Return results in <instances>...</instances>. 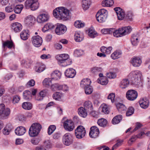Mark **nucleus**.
Wrapping results in <instances>:
<instances>
[{
  "mask_svg": "<svg viewBox=\"0 0 150 150\" xmlns=\"http://www.w3.org/2000/svg\"><path fill=\"white\" fill-rule=\"evenodd\" d=\"M44 145L46 148H50L51 147V144L50 141L49 140L45 141L44 142Z\"/></svg>",
  "mask_w": 150,
  "mask_h": 150,
  "instance_id": "680f3d73",
  "label": "nucleus"
},
{
  "mask_svg": "<svg viewBox=\"0 0 150 150\" xmlns=\"http://www.w3.org/2000/svg\"><path fill=\"white\" fill-rule=\"evenodd\" d=\"M76 74V72L75 70L71 68L67 69L65 72V75L68 78H73L75 76Z\"/></svg>",
  "mask_w": 150,
  "mask_h": 150,
  "instance_id": "6ab92c4d",
  "label": "nucleus"
},
{
  "mask_svg": "<svg viewBox=\"0 0 150 150\" xmlns=\"http://www.w3.org/2000/svg\"><path fill=\"white\" fill-rule=\"evenodd\" d=\"M84 88L85 89V93L86 94H90L92 93L93 89V88L90 86L88 87H86Z\"/></svg>",
  "mask_w": 150,
  "mask_h": 150,
  "instance_id": "3c124183",
  "label": "nucleus"
},
{
  "mask_svg": "<svg viewBox=\"0 0 150 150\" xmlns=\"http://www.w3.org/2000/svg\"><path fill=\"white\" fill-rule=\"evenodd\" d=\"M114 4L112 0H104L102 2V5L103 6L111 7Z\"/></svg>",
  "mask_w": 150,
  "mask_h": 150,
  "instance_id": "2f4dec72",
  "label": "nucleus"
},
{
  "mask_svg": "<svg viewBox=\"0 0 150 150\" xmlns=\"http://www.w3.org/2000/svg\"><path fill=\"white\" fill-rule=\"evenodd\" d=\"M132 13L131 11H128L126 14V18L127 20L132 21Z\"/></svg>",
  "mask_w": 150,
  "mask_h": 150,
  "instance_id": "13d9d810",
  "label": "nucleus"
},
{
  "mask_svg": "<svg viewBox=\"0 0 150 150\" xmlns=\"http://www.w3.org/2000/svg\"><path fill=\"white\" fill-rule=\"evenodd\" d=\"M131 41L133 45L134 46L137 45L138 42L137 37L135 35H133L132 37Z\"/></svg>",
  "mask_w": 150,
  "mask_h": 150,
  "instance_id": "a18cd8bd",
  "label": "nucleus"
},
{
  "mask_svg": "<svg viewBox=\"0 0 150 150\" xmlns=\"http://www.w3.org/2000/svg\"><path fill=\"white\" fill-rule=\"evenodd\" d=\"M121 37L129 33L132 31L130 26L123 27L118 29Z\"/></svg>",
  "mask_w": 150,
  "mask_h": 150,
  "instance_id": "2eb2a0df",
  "label": "nucleus"
},
{
  "mask_svg": "<svg viewBox=\"0 0 150 150\" xmlns=\"http://www.w3.org/2000/svg\"><path fill=\"white\" fill-rule=\"evenodd\" d=\"M75 26L77 28H81L84 27L85 25V24L81 22V21H76L74 23Z\"/></svg>",
  "mask_w": 150,
  "mask_h": 150,
  "instance_id": "603ef678",
  "label": "nucleus"
},
{
  "mask_svg": "<svg viewBox=\"0 0 150 150\" xmlns=\"http://www.w3.org/2000/svg\"><path fill=\"white\" fill-rule=\"evenodd\" d=\"M107 11L104 9H102L98 11L96 15L97 21L100 23L103 22L105 21L107 16Z\"/></svg>",
  "mask_w": 150,
  "mask_h": 150,
  "instance_id": "39448f33",
  "label": "nucleus"
},
{
  "mask_svg": "<svg viewBox=\"0 0 150 150\" xmlns=\"http://www.w3.org/2000/svg\"><path fill=\"white\" fill-rule=\"evenodd\" d=\"M86 110L83 107H81L78 109V113L80 115L83 117H85L87 115Z\"/></svg>",
  "mask_w": 150,
  "mask_h": 150,
  "instance_id": "72a5a7b5",
  "label": "nucleus"
},
{
  "mask_svg": "<svg viewBox=\"0 0 150 150\" xmlns=\"http://www.w3.org/2000/svg\"><path fill=\"white\" fill-rule=\"evenodd\" d=\"M136 135L132 136L128 141V143L129 145H131L132 143L134 142L137 138Z\"/></svg>",
  "mask_w": 150,
  "mask_h": 150,
  "instance_id": "0e129e2a",
  "label": "nucleus"
},
{
  "mask_svg": "<svg viewBox=\"0 0 150 150\" xmlns=\"http://www.w3.org/2000/svg\"><path fill=\"white\" fill-rule=\"evenodd\" d=\"M29 36V31L28 30H24L21 33V38L23 40H27Z\"/></svg>",
  "mask_w": 150,
  "mask_h": 150,
  "instance_id": "7c9ffc66",
  "label": "nucleus"
},
{
  "mask_svg": "<svg viewBox=\"0 0 150 150\" xmlns=\"http://www.w3.org/2000/svg\"><path fill=\"white\" fill-rule=\"evenodd\" d=\"M39 6L38 0H27L25 4V7L26 9L30 8L32 11L37 10Z\"/></svg>",
  "mask_w": 150,
  "mask_h": 150,
  "instance_id": "20e7f679",
  "label": "nucleus"
},
{
  "mask_svg": "<svg viewBox=\"0 0 150 150\" xmlns=\"http://www.w3.org/2000/svg\"><path fill=\"white\" fill-rule=\"evenodd\" d=\"M25 132L26 129L25 128L22 126L17 127L15 130L16 134L18 136H21L23 135Z\"/></svg>",
  "mask_w": 150,
  "mask_h": 150,
  "instance_id": "5701e85b",
  "label": "nucleus"
},
{
  "mask_svg": "<svg viewBox=\"0 0 150 150\" xmlns=\"http://www.w3.org/2000/svg\"><path fill=\"white\" fill-rule=\"evenodd\" d=\"M34 20V17L33 16L30 15L25 18L24 22L27 26H30L33 24Z\"/></svg>",
  "mask_w": 150,
  "mask_h": 150,
  "instance_id": "aec40b11",
  "label": "nucleus"
},
{
  "mask_svg": "<svg viewBox=\"0 0 150 150\" xmlns=\"http://www.w3.org/2000/svg\"><path fill=\"white\" fill-rule=\"evenodd\" d=\"M97 123L100 126L104 127L107 125V121L105 119L102 118L98 120Z\"/></svg>",
  "mask_w": 150,
  "mask_h": 150,
  "instance_id": "c9c22d12",
  "label": "nucleus"
},
{
  "mask_svg": "<svg viewBox=\"0 0 150 150\" xmlns=\"http://www.w3.org/2000/svg\"><path fill=\"white\" fill-rule=\"evenodd\" d=\"M40 140L39 139L34 138L32 139L30 142L31 143L34 145H37L39 142Z\"/></svg>",
  "mask_w": 150,
  "mask_h": 150,
  "instance_id": "e2e57ef3",
  "label": "nucleus"
},
{
  "mask_svg": "<svg viewBox=\"0 0 150 150\" xmlns=\"http://www.w3.org/2000/svg\"><path fill=\"white\" fill-rule=\"evenodd\" d=\"M115 97V94L113 93H111L108 95V99H110L112 103H114L115 101L114 98Z\"/></svg>",
  "mask_w": 150,
  "mask_h": 150,
  "instance_id": "bf43d9fd",
  "label": "nucleus"
},
{
  "mask_svg": "<svg viewBox=\"0 0 150 150\" xmlns=\"http://www.w3.org/2000/svg\"><path fill=\"white\" fill-rule=\"evenodd\" d=\"M74 38L76 41L77 42H80L83 39V35L82 34L79 33L78 32H76L74 35Z\"/></svg>",
  "mask_w": 150,
  "mask_h": 150,
  "instance_id": "4c0bfd02",
  "label": "nucleus"
},
{
  "mask_svg": "<svg viewBox=\"0 0 150 150\" xmlns=\"http://www.w3.org/2000/svg\"><path fill=\"white\" fill-rule=\"evenodd\" d=\"M91 83V81L89 79H84L81 81L80 85L81 87L84 88L86 87L90 86Z\"/></svg>",
  "mask_w": 150,
  "mask_h": 150,
  "instance_id": "a878e982",
  "label": "nucleus"
},
{
  "mask_svg": "<svg viewBox=\"0 0 150 150\" xmlns=\"http://www.w3.org/2000/svg\"><path fill=\"white\" fill-rule=\"evenodd\" d=\"M141 63V59L138 57H134L131 59V63L134 67L139 66Z\"/></svg>",
  "mask_w": 150,
  "mask_h": 150,
  "instance_id": "4be33fe9",
  "label": "nucleus"
},
{
  "mask_svg": "<svg viewBox=\"0 0 150 150\" xmlns=\"http://www.w3.org/2000/svg\"><path fill=\"white\" fill-rule=\"evenodd\" d=\"M126 97L129 100L133 101L137 97L138 93L137 91L133 89L128 90L126 93Z\"/></svg>",
  "mask_w": 150,
  "mask_h": 150,
  "instance_id": "0eeeda50",
  "label": "nucleus"
},
{
  "mask_svg": "<svg viewBox=\"0 0 150 150\" xmlns=\"http://www.w3.org/2000/svg\"><path fill=\"white\" fill-rule=\"evenodd\" d=\"M67 28L64 25L62 24L58 25L56 28L55 32L58 35H61L64 34L67 31Z\"/></svg>",
  "mask_w": 150,
  "mask_h": 150,
  "instance_id": "ddd939ff",
  "label": "nucleus"
},
{
  "mask_svg": "<svg viewBox=\"0 0 150 150\" xmlns=\"http://www.w3.org/2000/svg\"><path fill=\"white\" fill-rule=\"evenodd\" d=\"M102 112L105 114H108L109 112L108 108L105 104H103L102 105Z\"/></svg>",
  "mask_w": 150,
  "mask_h": 150,
  "instance_id": "4d7b16f0",
  "label": "nucleus"
},
{
  "mask_svg": "<svg viewBox=\"0 0 150 150\" xmlns=\"http://www.w3.org/2000/svg\"><path fill=\"white\" fill-rule=\"evenodd\" d=\"M5 105L3 104H0V119H6L8 118L10 114L9 108H5Z\"/></svg>",
  "mask_w": 150,
  "mask_h": 150,
  "instance_id": "423d86ee",
  "label": "nucleus"
},
{
  "mask_svg": "<svg viewBox=\"0 0 150 150\" xmlns=\"http://www.w3.org/2000/svg\"><path fill=\"white\" fill-rule=\"evenodd\" d=\"M122 118V116L121 115H117L113 118L112 121V122L114 125L117 124L121 120Z\"/></svg>",
  "mask_w": 150,
  "mask_h": 150,
  "instance_id": "f704fd0d",
  "label": "nucleus"
},
{
  "mask_svg": "<svg viewBox=\"0 0 150 150\" xmlns=\"http://www.w3.org/2000/svg\"><path fill=\"white\" fill-rule=\"evenodd\" d=\"M86 130L82 126H78L75 131V134L76 137L79 139L83 138L85 135Z\"/></svg>",
  "mask_w": 150,
  "mask_h": 150,
  "instance_id": "6e6552de",
  "label": "nucleus"
},
{
  "mask_svg": "<svg viewBox=\"0 0 150 150\" xmlns=\"http://www.w3.org/2000/svg\"><path fill=\"white\" fill-rule=\"evenodd\" d=\"M123 142V140H121L120 141L118 142L114 146L112 147V150H110L108 146H102L100 147V149L103 148V150H113L115 148H116L118 146L121 145V143Z\"/></svg>",
  "mask_w": 150,
  "mask_h": 150,
  "instance_id": "c756f323",
  "label": "nucleus"
},
{
  "mask_svg": "<svg viewBox=\"0 0 150 150\" xmlns=\"http://www.w3.org/2000/svg\"><path fill=\"white\" fill-rule=\"evenodd\" d=\"M129 84V81L127 79H123L121 81L120 86L122 89H125L128 86Z\"/></svg>",
  "mask_w": 150,
  "mask_h": 150,
  "instance_id": "c85d7f7f",
  "label": "nucleus"
},
{
  "mask_svg": "<svg viewBox=\"0 0 150 150\" xmlns=\"http://www.w3.org/2000/svg\"><path fill=\"white\" fill-rule=\"evenodd\" d=\"M114 9L116 12L118 19L119 20H123L125 16L124 10L119 7L115 8Z\"/></svg>",
  "mask_w": 150,
  "mask_h": 150,
  "instance_id": "f3484780",
  "label": "nucleus"
},
{
  "mask_svg": "<svg viewBox=\"0 0 150 150\" xmlns=\"http://www.w3.org/2000/svg\"><path fill=\"white\" fill-rule=\"evenodd\" d=\"M41 128V125L39 123H33L29 129V135L32 137L36 136L39 133Z\"/></svg>",
  "mask_w": 150,
  "mask_h": 150,
  "instance_id": "7ed1b4c3",
  "label": "nucleus"
},
{
  "mask_svg": "<svg viewBox=\"0 0 150 150\" xmlns=\"http://www.w3.org/2000/svg\"><path fill=\"white\" fill-rule=\"evenodd\" d=\"M23 97L26 100H30L32 98L31 92L29 91H25L23 93Z\"/></svg>",
  "mask_w": 150,
  "mask_h": 150,
  "instance_id": "79ce46f5",
  "label": "nucleus"
},
{
  "mask_svg": "<svg viewBox=\"0 0 150 150\" xmlns=\"http://www.w3.org/2000/svg\"><path fill=\"white\" fill-rule=\"evenodd\" d=\"M22 107L24 109L27 110H30L32 108V104L29 102H25L22 104Z\"/></svg>",
  "mask_w": 150,
  "mask_h": 150,
  "instance_id": "58836bf2",
  "label": "nucleus"
},
{
  "mask_svg": "<svg viewBox=\"0 0 150 150\" xmlns=\"http://www.w3.org/2000/svg\"><path fill=\"white\" fill-rule=\"evenodd\" d=\"M103 70V69L100 67H94L91 69V72L93 73H95L97 72H101Z\"/></svg>",
  "mask_w": 150,
  "mask_h": 150,
  "instance_id": "6e6d98bb",
  "label": "nucleus"
},
{
  "mask_svg": "<svg viewBox=\"0 0 150 150\" xmlns=\"http://www.w3.org/2000/svg\"><path fill=\"white\" fill-rule=\"evenodd\" d=\"M117 108L118 110L120 112L123 111H125L126 108L125 105L121 103H118L116 105Z\"/></svg>",
  "mask_w": 150,
  "mask_h": 150,
  "instance_id": "37998d69",
  "label": "nucleus"
},
{
  "mask_svg": "<svg viewBox=\"0 0 150 150\" xmlns=\"http://www.w3.org/2000/svg\"><path fill=\"white\" fill-rule=\"evenodd\" d=\"M56 126L54 125H51L49 126L47 130V133L49 135H51L56 129Z\"/></svg>",
  "mask_w": 150,
  "mask_h": 150,
  "instance_id": "8fccbe9b",
  "label": "nucleus"
},
{
  "mask_svg": "<svg viewBox=\"0 0 150 150\" xmlns=\"http://www.w3.org/2000/svg\"><path fill=\"white\" fill-rule=\"evenodd\" d=\"M72 61L71 59L67 60L66 61L64 62V63L61 65L63 67H65L67 65L71 64V63Z\"/></svg>",
  "mask_w": 150,
  "mask_h": 150,
  "instance_id": "774afa93",
  "label": "nucleus"
},
{
  "mask_svg": "<svg viewBox=\"0 0 150 150\" xmlns=\"http://www.w3.org/2000/svg\"><path fill=\"white\" fill-rule=\"evenodd\" d=\"M98 81L99 83L103 85H105L108 83V80L105 77H103V78L101 79L100 80L98 79Z\"/></svg>",
  "mask_w": 150,
  "mask_h": 150,
  "instance_id": "09e8293b",
  "label": "nucleus"
},
{
  "mask_svg": "<svg viewBox=\"0 0 150 150\" xmlns=\"http://www.w3.org/2000/svg\"><path fill=\"white\" fill-rule=\"evenodd\" d=\"M49 18L50 16L47 13H42L38 16L37 20L38 23H42L47 21Z\"/></svg>",
  "mask_w": 150,
  "mask_h": 150,
  "instance_id": "4468645a",
  "label": "nucleus"
},
{
  "mask_svg": "<svg viewBox=\"0 0 150 150\" xmlns=\"http://www.w3.org/2000/svg\"><path fill=\"white\" fill-rule=\"evenodd\" d=\"M61 76V73L58 71H55L51 74L52 80H58L60 78Z\"/></svg>",
  "mask_w": 150,
  "mask_h": 150,
  "instance_id": "393cba45",
  "label": "nucleus"
},
{
  "mask_svg": "<svg viewBox=\"0 0 150 150\" xmlns=\"http://www.w3.org/2000/svg\"><path fill=\"white\" fill-rule=\"evenodd\" d=\"M69 57V55L66 54L58 55L56 56V58L58 61V64L61 65Z\"/></svg>",
  "mask_w": 150,
  "mask_h": 150,
  "instance_id": "9b49d317",
  "label": "nucleus"
},
{
  "mask_svg": "<svg viewBox=\"0 0 150 150\" xmlns=\"http://www.w3.org/2000/svg\"><path fill=\"white\" fill-rule=\"evenodd\" d=\"M51 78H47L45 79L43 81V83L44 85L47 86H50L52 85Z\"/></svg>",
  "mask_w": 150,
  "mask_h": 150,
  "instance_id": "864d4df0",
  "label": "nucleus"
},
{
  "mask_svg": "<svg viewBox=\"0 0 150 150\" xmlns=\"http://www.w3.org/2000/svg\"><path fill=\"white\" fill-rule=\"evenodd\" d=\"M62 96V94L61 93L59 92H56L53 95V98L54 99L56 100H59L61 98Z\"/></svg>",
  "mask_w": 150,
  "mask_h": 150,
  "instance_id": "5fc2aeb1",
  "label": "nucleus"
},
{
  "mask_svg": "<svg viewBox=\"0 0 150 150\" xmlns=\"http://www.w3.org/2000/svg\"><path fill=\"white\" fill-rule=\"evenodd\" d=\"M64 128L65 129L69 132L72 131L75 128L74 123L71 120H67L63 123Z\"/></svg>",
  "mask_w": 150,
  "mask_h": 150,
  "instance_id": "9d476101",
  "label": "nucleus"
},
{
  "mask_svg": "<svg viewBox=\"0 0 150 150\" xmlns=\"http://www.w3.org/2000/svg\"><path fill=\"white\" fill-rule=\"evenodd\" d=\"M31 40L33 45L36 47L40 46L42 42V38L38 35L33 37Z\"/></svg>",
  "mask_w": 150,
  "mask_h": 150,
  "instance_id": "f8f14e48",
  "label": "nucleus"
},
{
  "mask_svg": "<svg viewBox=\"0 0 150 150\" xmlns=\"http://www.w3.org/2000/svg\"><path fill=\"white\" fill-rule=\"evenodd\" d=\"M122 52L121 51H116L112 54L111 55L112 58L113 59H115L120 57Z\"/></svg>",
  "mask_w": 150,
  "mask_h": 150,
  "instance_id": "e433bc0d",
  "label": "nucleus"
},
{
  "mask_svg": "<svg viewBox=\"0 0 150 150\" xmlns=\"http://www.w3.org/2000/svg\"><path fill=\"white\" fill-rule=\"evenodd\" d=\"M91 3V0H83L82 6L83 10H86L88 9Z\"/></svg>",
  "mask_w": 150,
  "mask_h": 150,
  "instance_id": "473e14b6",
  "label": "nucleus"
},
{
  "mask_svg": "<svg viewBox=\"0 0 150 150\" xmlns=\"http://www.w3.org/2000/svg\"><path fill=\"white\" fill-rule=\"evenodd\" d=\"M88 35L91 38H94L98 35L96 32L93 28H90L89 30Z\"/></svg>",
  "mask_w": 150,
  "mask_h": 150,
  "instance_id": "c03bdc74",
  "label": "nucleus"
},
{
  "mask_svg": "<svg viewBox=\"0 0 150 150\" xmlns=\"http://www.w3.org/2000/svg\"><path fill=\"white\" fill-rule=\"evenodd\" d=\"M140 105L143 108H147L149 105V101L146 98H144L139 101Z\"/></svg>",
  "mask_w": 150,
  "mask_h": 150,
  "instance_id": "b1692460",
  "label": "nucleus"
},
{
  "mask_svg": "<svg viewBox=\"0 0 150 150\" xmlns=\"http://www.w3.org/2000/svg\"><path fill=\"white\" fill-rule=\"evenodd\" d=\"M62 141L65 145L69 146L73 143V137L69 133H66L63 137Z\"/></svg>",
  "mask_w": 150,
  "mask_h": 150,
  "instance_id": "1a4fd4ad",
  "label": "nucleus"
},
{
  "mask_svg": "<svg viewBox=\"0 0 150 150\" xmlns=\"http://www.w3.org/2000/svg\"><path fill=\"white\" fill-rule=\"evenodd\" d=\"M69 10L66 8L59 7L54 10L53 14L55 18L59 20L67 21L69 18Z\"/></svg>",
  "mask_w": 150,
  "mask_h": 150,
  "instance_id": "f257e3e1",
  "label": "nucleus"
},
{
  "mask_svg": "<svg viewBox=\"0 0 150 150\" xmlns=\"http://www.w3.org/2000/svg\"><path fill=\"white\" fill-rule=\"evenodd\" d=\"M20 99V97L17 95L14 96L13 98V101L14 103L18 102Z\"/></svg>",
  "mask_w": 150,
  "mask_h": 150,
  "instance_id": "69168bd1",
  "label": "nucleus"
},
{
  "mask_svg": "<svg viewBox=\"0 0 150 150\" xmlns=\"http://www.w3.org/2000/svg\"><path fill=\"white\" fill-rule=\"evenodd\" d=\"M84 108L89 112H91L93 110V104L89 101H87L84 103Z\"/></svg>",
  "mask_w": 150,
  "mask_h": 150,
  "instance_id": "bb28decb",
  "label": "nucleus"
},
{
  "mask_svg": "<svg viewBox=\"0 0 150 150\" xmlns=\"http://www.w3.org/2000/svg\"><path fill=\"white\" fill-rule=\"evenodd\" d=\"M83 54V51L82 50H76L74 51V54L77 57L81 56Z\"/></svg>",
  "mask_w": 150,
  "mask_h": 150,
  "instance_id": "338daca9",
  "label": "nucleus"
},
{
  "mask_svg": "<svg viewBox=\"0 0 150 150\" xmlns=\"http://www.w3.org/2000/svg\"><path fill=\"white\" fill-rule=\"evenodd\" d=\"M13 45V42L12 41L9 40H7L4 42L3 43V47L5 48L6 47L9 49H11Z\"/></svg>",
  "mask_w": 150,
  "mask_h": 150,
  "instance_id": "a19ab883",
  "label": "nucleus"
},
{
  "mask_svg": "<svg viewBox=\"0 0 150 150\" xmlns=\"http://www.w3.org/2000/svg\"><path fill=\"white\" fill-rule=\"evenodd\" d=\"M45 69V65L41 63H37L35 68L36 72L40 73L44 71Z\"/></svg>",
  "mask_w": 150,
  "mask_h": 150,
  "instance_id": "412c9836",
  "label": "nucleus"
},
{
  "mask_svg": "<svg viewBox=\"0 0 150 150\" xmlns=\"http://www.w3.org/2000/svg\"><path fill=\"white\" fill-rule=\"evenodd\" d=\"M91 131L89 132L90 137L92 138H96L98 137L99 133L98 128L95 126L92 127L90 129Z\"/></svg>",
  "mask_w": 150,
  "mask_h": 150,
  "instance_id": "dca6fc26",
  "label": "nucleus"
},
{
  "mask_svg": "<svg viewBox=\"0 0 150 150\" xmlns=\"http://www.w3.org/2000/svg\"><path fill=\"white\" fill-rule=\"evenodd\" d=\"M107 77L110 79L114 78L116 77V75L115 73L110 72L106 74Z\"/></svg>",
  "mask_w": 150,
  "mask_h": 150,
  "instance_id": "052dcab7",
  "label": "nucleus"
},
{
  "mask_svg": "<svg viewBox=\"0 0 150 150\" xmlns=\"http://www.w3.org/2000/svg\"><path fill=\"white\" fill-rule=\"evenodd\" d=\"M23 7L22 5L16 6L14 9V12L16 13H21Z\"/></svg>",
  "mask_w": 150,
  "mask_h": 150,
  "instance_id": "de8ad7c7",
  "label": "nucleus"
},
{
  "mask_svg": "<svg viewBox=\"0 0 150 150\" xmlns=\"http://www.w3.org/2000/svg\"><path fill=\"white\" fill-rule=\"evenodd\" d=\"M12 29L16 33L19 32L22 29V25L18 22L12 23L11 25Z\"/></svg>",
  "mask_w": 150,
  "mask_h": 150,
  "instance_id": "a211bd4d",
  "label": "nucleus"
},
{
  "mask_svg": "<svg viewBox=\"0 0 150 150\" xmlns=\"http://www.w3.org/2000/svg\"><path fill=\"white\" fill-rule=\"evenodd\" d=\"M54 27V26L52 23H47L44 26L42 29V31L44 32H45L50 29L53 28Z\"/></svg>",
  "mask_w": 150,
  "mask_h": 150,
  "instance_id": "ea45409f",
  "label": "nucleus"
},
{
  "mask_svg": "<svg viewBox=\"0 0 150 150\" xmlns=\"http://www.w3.org/2000/svg\"><path fill=\"white\" fill-rule=\"evenodd\" d=\"M134 112V108L132 107H129L127 111L126 115L127 116H129L132 115Z\"/></svg>",
  "mask_w": 150,
  "mask_h": 150,
  "instance_id": "49530a36",
  "label": "nucleus"
},
{
  "mask_svg": "<svg viewBox=\"0 0 150 150\" xmlns=\"http://www.w3.org/2000/svg\"><path fill=\"white\" fill-rule=\"evenodd\" d=\"M142 76L141 73L138 71H133L129 74V76L131 78V81L134 85H139L141 82V78Z\"/></svg>",
  "mask_w": 150,
  "mask_h": 150,
  "instance_id": "f03ea898",
  "label": "nucleus"
},
{
  "mask_svg": "<svg viewBox=\"0 0 150 150\" xmlns=\"http://www.w3.org/2000/svg\"><path fill=\"white\" fill-rule=\"evenodd\" d=\"M13 129V126L11 124H8L3 129V133L5 135H8Z\"/></svg>",
  "mask_w": 150,
  "mask_h": 150,
  "instance_id": "cd10ccee",
  "label": "nucleus"
}]
</instances>
